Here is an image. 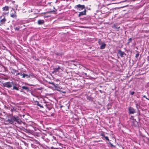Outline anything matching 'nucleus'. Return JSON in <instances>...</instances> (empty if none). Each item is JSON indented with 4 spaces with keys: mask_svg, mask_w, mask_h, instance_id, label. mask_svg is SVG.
Returning a JSON list of instances; mask_svg holds the SVG:
<instances>
[{
    "mask_svg": "<svg viewBox=\"0 0 149 149\" xmlns=\"http://www.w3.org/2000/svg\"><path fill=\"white\" fill-rule=\"evenodd\" d=\"M12 72H11V73L12 74H15V73L17 72V71L15 70L14 69H12Z\"/></svg>",
    "mask_w": 149,
    "mask_h": 149,
    "instance_id": "19",
    "label": "nucleus"
},
{
    "mask_svg": "<svg viewBox=\"0 0 149 149\" xmlns=\"http://www.w3.org/2000/svg\"><path fill=\"white\" fill-rule=\"evenodd\" d=\"M143 97H145V98H146V99H147V100H149V98H148L146 96V95H143Z\"/></svg>",
    "mask_w": 149,
    "mask_h": 149,
    "instance_id": "26",
    "label": "nucleus"
},
{
    "mask_svg": "<svg viewBox=\"0 0 149 149\" xmlns=\"http://www.w3.org/2000/svg\"><path fill=\"white\" fill-rule=\"evenodd\" d=\"M105 139L107 140V141H109V139L108 138V137L107 136H104V137Z\"/></svg>",
    "mask_w": 149,
    "mask_h": 149,
    "instance_id": "22",
    "label": "nucleus"
},
{
    "mask_svg": "<svg viewBox=\"0 0 149 149\" xmlns=\"http://www.w3.org/2000/svg\"><path fill=\"white\" fill-rule=\"evenodd\" d=\"M51 149H55V148H54L53 147H51Z\"/></svg>",
    "mask_w": 149,
    "mask_h": 149,
    "instance_id": "34",
    "label": "nucleus"
},
{
    "mask_svg": "<svg viewBox=\"0 0 149 149\" xmlns=\"http://www.w3.org/2000/svg\"><path fill=\"white\" fill-rule=\"evenodd\" d=\"M6 21V19L4 17L2 19L0 20V26H1L4 24L5 22Z\"/></svg>",
    "mask_w": 149,
    "mask_h": 149,
    "instance_id": "12",
    "label": "nucleus"
},
{
    "mask_svg": "<svg viewBox=\"0 0 149 149\" xmlns=\"http://www.w3.org/2000/svg\"><path fill=\"white\" fill-rule=\"evenodd\" d=\"M4 49H5L6 48V47L3 46Z\"/></svg>",
    "mask_w": 149,
    "mask_h": 149,
    "instance_id": "39",
    "label": "nucleus"
},
{
    "mask_svg": "<svg viewBox=\"0 0 149 149\" xmlns=\"http://www.w3.org/2000/svg\"><path fill=\"white\" fill-rule=\"evenodd\" d=\"M86 8V9H87L89 10H91V9L90 8H88L87 7V8Z\"/></svg>",
    "mask_w": 149,
    "mask_h": 149,
    "instance_id": "31",
    "label": "nucleus"
},
{
    "mask_svg": "<svg viewBox=\"0 0 149 149\" xmlns=\"http://www.w3.org/2000/svg\"><path fill=\"white\" fill-rule=\"evenodd\" d=\"M54 137L53 136H52V139H53V138Z\"/></svg>",
    "mask_w": 149,
    "mask_h": 149,
    "instance_id": "47",
    "label": "nucleus"
},
{
    "mask_svg": "<svg viewBox=\"0 0 149 149\" xmlns=\"http://www.w3.org/2000/svg\"><path fill=\"white\" fill-rule=\"evenodd\" d=\"M38 106L40 107V108H43V106L41 104H38Z\"/></svg>",
    "mask_w": 149,
    "mask_h": 149,
    "instance_id": "21",
    "label": "nucleus"
},
{
    "mask_svg": "<svg viewBox=\"0 0 149 149\" xmlns=\"http://www.w3.org/2000/svg\"><path fill=\"white\" fill-rule=\"evenodd\" d=\"M20 74L19 75H21V76H22V77L23 76V73H20Z\"/></svg>",
    "mask_w": 149,
    "mask_h": 149,
    "instance_id": "29",
    "label": "nucleus"
},
{
    "mask_svg": "<svg viewBox=\"0 0 149 149\" xmlns=\"http://www.w3.org/2000/svg\"><path fill=\"white\" fill-rule=\"evenodd\" d=\"M30 75H28V74H25L23 73V76L22 77V78H24L25 77H26L28 78L30 77Z\"/></svg>",
    "mask_w": 149,
    "mask_h": 149,
    "instance_id": "16",
    "label": "nucleus"
},
{
    "mask_svg": "<svg viewBox=\"0 0 149 149\" xmlns=\"http://www.w3.org/2000/svg\"><path fill=\"white\" fill-rule=\"evenodd\" d=\"M134 93V91H132L130 92V94L132 95H133Z\"/></svg>",
    "mask_w": 149,
    "mask_h": 149,
    "instance_id": "27",
    "label": "nucleus"
},
{
    "mask_svg": "<svg viewBox=\"0 0 149 149\" xmlns=\"http://www.w3.org/2000/svg\"><path fill=\"white\" fill-rule=\"evenodd\" d=\"M62 107H63V106H61V108Z\"/></svg>",
    "mask_w": 149,
    "mask_h": 149,
    "instance_id": "46",
    "label": "nucleus"
},
{
    "mask_svg": "<svg viewBox=\"0 0 149 149\" xmlns=\"http://www.w3.org/2000/svg\"><path fill=\"white\" fill-rule=\"evenodd\" d=\"M111 146H113L114 147H115V146H114L113 144H112L111 143L110 144Z\"/></svg>",
    "mask_w": 149,
    "mask_h": 149,
    "instance_id": "30",
    "label": "nucleus"
},
{
    "mask_svg": "<svg viewBox=\"0 0 149 149\" xmlns=\"http://www.w3.org/2000/svg\"><path fill=\"white\" fill-rule=\"evenodd\" d=\"M130 42H129L128 41V42H127V44H129V43H130Z\"/></svg>",
    "mask_w": 149,
    "mask_h": 149,
    "instance_id": "42",
    "label": "nucleus"
},
{
    "mask_svg": "<svg viewBox=\"0 0 149 149\" xmlns=\"http://www.w3.org/2000/svg\"><path fill=\"white\" fill-rule=\"evenodd\" d=\"M6 14V13H3V14Z\"/></svg>",
    "mask_w": 149,
    "mask_h": 149,
    "instance_id": "45",
    "label": "nucleus"
},
{
    "mask_svg": "<svg viewBox=\"0 0 149 149\" xmlns=\"http://www.w3.org/2000/svg\"><path fill=\"white\" fill-rule=\"evenodd\" d=\"M45 21L42 19H39L37 21V24L38 25H42L44 24Z\"/></svg>",
    "mask_w": 149,
    "mask_h": 149,
    "instance_id": "11",
    "label": "nucleus"
},
{
    "mask_svg": "<svg viewBox=\"0 0 149 149\" xmlns=\"http://www.w3.org/2000/svg\"><path fill=\"white\" fill-rule=\"evenodd\" d=\"M20 73L19 72H17V73H16V75H19L20 74Z\"/></svg>",
    "mask_w": 149,
    "mask_h": 149,
    "instance_id": "32",
    "label": "nucleus"
},
{
    "mask_svg": "<svg viewBox=\"0 0 149 149\" xmlns=\"http://www.w3.org/2000/svg\"><path fill=\"white\" fill-rule=\"evenodd\" d=\"M3 17V16H1L0 17V19H1Z\"/></svg>",
    "mask_w": 149,
    "mask_h": 149,
    "instance_id": "41",
    "label": "nucleus"
},
{
    "mask_svg": "<svg viewBox=\"0 0 149 149\" xmlns=\"http://www.w3.org/2000/svg\"><path fill=\"white\" fill-rule=\"evenodd\" d=\"M20 91L21 92H23V89H22L21 91Z\"/></svg>",
    "mask_w": 149,
    "mask_h": 149,
    "instance_id": "40",
    "label": "nucleus"
},
{
    "mask_svg": "<svg viewBox=\"0 0 149 149\" xmlns=\"http://www.w3.org/2000/svg\"><path fill=\"white\" fill-rule=\"evenodd\" d=\"M139 54L138 53L136 54L135 57L137 58L139 56Z\"/></svg>",
    "mask_w": 149,
    "mask_h": 149,
    "instance_id": "25",
    "label": "nucleus"
},
{
    "mask_svg": "<svg viewBox=\"0 0 149 149\" xmlns=\"http://www.w3.org/2000/svg\"><path fill=\"white\" fill-rule=\"evenodd\" d=\"M147 139L148 140V141L149 142V138H147Z\"/></svg>",
    "mask_w": 149,
    "mask_h": 149,
    "instance_id": "35",
    "label": "nucleus"
},
{
    "mask_svg": "<svg viewBox=\"0 0 149 149\" xmlns=\"http://www.w3.org/2000/svg\"><path fill=\"white\" fill-rule=\"evenodd\" d=\"M134 102L136 106V108L137 109H140L141 107L140 106V102H137L136 100H135Z\"/></svg>",
    "mask_w": 149,
    "mask_h": 149,
    "instance_id": "9",
    "label": "nucleus"
},
{
    "mask_svg": "<svg viewBox=\"0 0 149 149\" xmlns=\"http://www.w3.org/2000/svg\"><path fill=\"white\" fill-rule=\"evenodd\" d=\"M86 14V10L85 9L84 11L82 12H79V14L78 15V17H80L81 16L85 15Z\"/></svg>",
    "mask_w": 149,
    "mask_h": 149,
    "instance_id": "10",
    "label": "nucleus"
},
{
    "mask_svg": "<svg viewBox=\"0 0 149 149\" xmlns=\"http://www.w3.org/2000/svg\"><path fill=\"white\" fill-rule=\"evenodd\" d=\"M98 41V44L100 46V49H105L106 46V44L104 42H102L100 39H99Z\"/></svg>",
    "mask_w": 149,
    "mask_h": 149,
    "instance_id": "2",
    "label": "nucleus"
},
{
    "mask_svg": "<svg viewBox=\"0 0 149 149\" xmlns=\"http://www.w3.org/2000/svg\"><path fill=\"white\" fill-rule=\"evenodd\" d=\"M128 111L130 114H134L136 112L135 110L132 107H129Z\"/></svg>",
    "mask_w": 149,
    "mask_h": 149,
    "instance_id": "6",
    "label": "nucleus"
},
{
    "mask_svg": "<svg viewBox=\"0 0 149 149\" xmlns=\"http://www.w3.org/2000/svg\"><path fill=\"white\" fill-rule=\"evenodd\" d=\"M132 41V39L131 38H130L128 40V41L129 42H131Z\"/></svg>",
    "mask_w": 149,
    "mask_h": 149,
    "instance_id": "24",
    "label": "nucleus"
},
{
    "mask_svg": "<svg viewBox=\"0 0 149 149\" xmlns=\"http://www.w3.org/2000/svg\"><path fill=\"white\" fill-rule=\"evenodd\" d=\"M133 120H134V121H136V119H133Z\"/></svg>",
    "mask_w": 149,
    "mask_h": 149,
    "instance_id": "36",
    "label": "nucleus"
},
{
    "mask_svg": "<svg viewBox=\"0 0 149 149\" xmlns=\"http://www.w3.org/2000/svg\"><path fill=\"white\" fill-rule=\"evenodd\" d=\"M7 120L11 124L13 123L14 122H17L19 124H21L22 123H23L18 117H15L13 116H11V119H8Z\"/></svg>",
    "mask_w": 149,
    "mask_h": 149,
    "instance_id": "1",
    "label": "nucleus"
},
{
    "mask_svg": "<svg viewBox=\"0 0 149 149\" xmlns=\"http://www.w3.org/2000/svg\"><path fill=\"white\" fill-rule=\"evenodd\" d=\"M45 106L47 107V109H48V110L49 111L50 110H52H52H53V108L52 109V108H50L48 107L47 104H46V105Z\"/></svg>",
    "mask_w": 149,
    "mask_h": 149,
    "instance_id": "20",
    "label": "nucleus"
},
{
    "mask_svg": "<svg viewBox=\"0 0 149 149\" xmlns=\"http://www.w3.org/2000/svg\"><path fill=\"white\" fill-rule=\"evenodd\" d=\"M11 11H13V12L11 13L10 14V16L11 17H13V18H14L15 19L17 17V15H15L16 11H15V10L13 8L12 10Z\"/></svg>",
    "mask_w": 149,
    "mask_h": 149,
    "instance_id": "7",
    "label": "nucleus"
},
{
    "mask_svg": "<svg viewBox=\"0 0 149 149\" xmlns=\"http://www.w3.org/2000/svg\"><path fill=\"white\" fill-rule=\"evenodd\" d=\"M147 61H149V58L148 57V58H147Z\"/></svg>",
    "mask_w": 149,
    "mask_h": 149,
    "instance_id": "37",
    "label": "nucleus"
},
{
    "mask_svg": "<svg viewBox=\"0 0 149 149\" xmlns=\"http://www.w3.org/2000/svg\"><path fill=\"white\" fill-rule=\"evenodd\" d=\"M109 143L110 144L111 143V142H109Z\"/></svg>",
    "mask_w": 149,
    "mask_h": 149,
    "instance_id": "44",
    "label": "nucleus"
},
{
    "mask_svg": "<svg viewBox=\"0 0 149 149\" xmlns=\"http://www.w3.org/2000/svg\"><path fill=\"white\" fill-rule=\"evenodd\" d=\"M74 8L80 11L83 10V9H85V7L84 5H81V4H78L76 5L74 7Z\"/></svg>",
    "mask_w": 149,
    "mask_h": 149,
    "instance_id": "3",
    "label": "nucleus"
},
{
    "mask_svg": "<svg viewBox=\"0 0 149 149\" xmlns=\"http://www.w3.org/2000/svg\"><path fill=\"white\" fill-rule=\"evenodd\" d=\"M55 54L57 56H62L63 55V54L62 53H58V52H56Z\"/></svg>",
    "mask_w": 149,
    "mask_h": 149,
    "instance_id": "18",
    "label": "nucleus"
},
{
    "mask_svg": "<svg viewBox=\"0 0 149 149\" xmlns=\"http://www.w3.org/2000/svg\"><path fill=\"white\" fill-rule=\"evenodd\" d=\"M2 10L4 11H7L9 10V7L8 6H5L2 8Z\"/></svg>",
    "mask_w": 149,
    "mask_h": 149,
    "instance_id": "14",
    "label": "nucleus"
},
{
    "mask_svg": "<svg viewBox=\"0 0 149 149\" xmlns=\"http://www.w3.org/2000/svg\"><path fill=\"white\" fill-rule=\"evenodd\" d=\"M102 136H103V137H104V136H105L104 134H102Z\"/></svg>",
    "mask_w": 149,
    "mask_h": 149,
    "instance_id": "33",
    "label": "nucleus"
},
{
    "mask_svg": "<svg viewBox=\"0 0 149 149\" xmlns=\"http://www.w3.org/2000/svg\"><path fill=\"white\" fill-rule=\"evenodd\" d=\"M13 81L11 82H8L5 83L3 84L4 87H6L8 88H10L12 87V84Z\"/></svg>",
    "mask_w": 149,
    "mask_h": 149,
    "instance_id": "5",
    "label": "nucleus"
},
{
    "mask_svg": "<svg viewBox=\"0 0 149 149\" xmlns=\"http://www.w3.org/2000/svg\"><path fill=\"white\" fill-rule=\"evenodd\" d=\"M21 129H22L24 131L26 132H29V130H28L27 129H25V128H24L23 127H21Z\"/></svg>",
    "mask_w": 149,
    "mask_h": 149,
    "instance_id": "17",
    "label": "nucleus"
},
{
    "mask_svg": "<svg viewBox=\"0 0 149 149\" xmlns=\"http://www.w3.org/2000/svg\"><path fill=\"white\" fill-rule=\"evenodd\" d=\"M60 68L58 66V68H54L53 69V72H56L58 71L59 69Z\"/></svg>",
    "mask_w": 149,
    "mask_h": 149,
    "instance_id": "15",
    "label": "nucleus"
},
{
    "mask_svg": "<svg viewBox=\"0 0 149 149\" xmlns=\"http://www.w3.org/2000/svg\"><path fill=\"white\" fill-rule=\"evenodd\" d=\"M23 89L25 90L27 92H29L30 91L29 87L27 86H23L22 87Z\"/></svg>",
    "mask_w": 149,
    "mask_h": 149,
    "instance_id": "13",
    "label": "nucleus"
},
{
    "mask_svg": "<svg viewBox=\"0 0 149 149\" xmlns=\"http://www.w3.org/2000/svg\"><path fill=\"white\" fill-rule=\"evenodd\" d=\"M19 86V85L18 84L13 82L12 85V87L13 86V88L12 89L13 90H15L17 91H18L19 90L18 88Z\"/></svg>",
    "mask_w": 149,
    "mask_h": 149,
    "instance_id": "4",
    "label": "nucleus"
},
{
    "mask_svg": "<svg viewBox=\"0 0 149 149\" xmlns=\"http://www.w3.org/2000/svg\"><path fill=\"white\" fill-rule=\"evenodd\" d=\"M39 104V103L37 101H36V104L38 106Z\"/></svg>",
    "mask_w": 149,
    "mask_h": 149,
    "instance_id": "28",
    "label": "nucleus"
},
{
    "mask_svg": "<svg viewBox=\"0 0 149 149\" xmlns=\"http://www.w3.org/2000/svg\"><path fill=\"white\" fill-rule=\"evenodd\" d=\"M15 30H17V31H19V28L18 27H16L15 28Z\"/></svg>",
    "mask_w": 149,
    "mask_h": 149,
    "instance_id": "23",
    "label": "nucleus"
},
{
    "mask_svg": "<svg viewBox=\"0 0 149 149\" xmlns=\"http://www.w3.org/2000/svg\"><path fill=\"white\" fill-rule=\"evenodd\" d=\"M118 54H119L120 56L121 57H123V55H126V54L124 52H122L120 49L118 50Z\"/></svg>",
    "mask_w": 149,
    "mask_h": 149,
    "instance_id": "8",
    "label": "nucleus"
},
{
    "mask_svg": "<svg viewBox=\"0 0 149 149\" xmlns=\"http://www.w3.org/2000/svg\"><path fill=\"white\" fill-rule=\"evenodd\" d=\"M51 84H52V85H54V83H53V82L52 83H51Z\"/></svg>",
    "mask_w": 149,
    "mask_h": 149,
    "instance_id": "38",
    "label": "nucleus"
},
{
    "mask_svg": "<svg viewBox=\"0 0 149 149\" xmlns=\"http://www.w3.org/2000/svg\"><path fill=\"white\" fill-rule=\"evenodd\" d=\"M84 74L86 76L87 74L86 73H84Z\"/></svg>",
    "mask_w": 149,
    "mask_h": 149,
    "instance_id": "43",
    "label": "nucleus"
}]
</instances>
